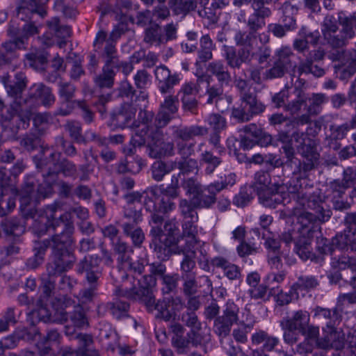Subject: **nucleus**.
Here are the masks:
<instances>
[{
    "label": "nucleus",
    "mask_w": 356,
    "mask_h": 356,
    "mask_svg": "<svg viewBox=\"0 0 356 356\" xmlns=\"http://www.w3.org/2000/svg\"><path fill=\"white\" fill-rule=\"evenodd\" d=\"M288 191L294 202L292 214L297 218L298 232L303 237L307 238L304 245L298 248V244H296L298 253L300 254L307 250V240L318 229V222L328 221L332 212L325 202V196L319 190L312 194H307L301 186L298 188L296 186L290 185Z\"/></svg>",
    "instance_id": "1"
},
{
    "label": "nucleus",
    "mask_w": 356,
    "mask_h": 356,
    "mask_svg": "<svg viewBox=\"0 0 356 356\" xmlns=\"http://www.w3.org/2000/svg\"><path fill=\"white\" fill-rule=\"evenodd\" d=\"M156 283V281L152 276H145L142 281L137 282L140 289H136V284L132 287H129V283L126 282L122 286L120 290L128 298L138 300L144 303L149 312L156 310V318L165 321L176 320L178 313L184 307V302L178 296L165 298L156 302L152 291Z\"/></svg>",
    "instance_id": "2"
},
{
    "label": "nucleus",
    "mask_w": 356,
    "mask_h": 356,
    "mask_svg": "<svg viewBox=\"0 0 356 356\" xmlns=\"http://www.w3.org/2000/svg\"><path fill=\"white\" fill-rule=\"evenodd\" d=\"M19 195L22 213L27 220H32V229L37 235L44 234L47 230L51 229V222L60 218L55 216L56 211L60 209L58 204L48 205L44 210L45 216L35 209L36 203L47 196V191L44 186L35 183L33 179H28L25 182Z\"/></svg>",
    "instance_id": "3"
},
{
    "label": "nucleus",
    "mask_w": 356,
    "mask_h": 356,
    "mask_svg": "<svg viewBox=\"0 0 356 356\" xmlns=\"http://www.w3.org/2000/svg\"><path fill=\"white\" fill-rule=\"evenodd\" d=\"M51 226L55 232L52 236V261L47 264L45 275L55 279L72 268L74 257L68 246L72 242L74 227L70 220V213L67 212L54 220Z\"/></svg>",
    "instance_id": "4"
},
{
    "label": "nucleus",
    "mask_w": 356,
    "mask_h": 356,
    "mask_svg": "<svg viewBox=\"0 0 356 356\" xmlns=\"http://www.w3.org/2000/svg\"><path fill=\"white\" fill-rule=\"evenodd\" d=\"M14 84H8L7 78H3V83L9 96L14 100L10 104L7 114L3 116L2 126L4 129L9 128L12 132L17 133L19 129H26L32 115L31 111L27 105L28 100L22 96L26 87L24 74L18 72L15 76Z\"/></svg>",
    "instance_id": "5"
},
{
    "label": "nucleus",
    "mask_w": 356,
    "mask_h": 356,
    "mask_svg": "<svg viewBox=\"0 0 356 356\" xmlns=\"http://www.w3.org/2000/svg\"><path fill=\"white\" fill-rule=\"evenodd\" d=\"M164 222L163 217L155 210L151 213L149 224L151 227L149 236L150 245L154 248L158 258L165 260L172 254L178 243L176 238L179 232V227L175 219Z\"/></svg>",
    "instance_id": "6"
},
{
    "label": "nucleus",
    "mask_w": 356,
    "mask_h": 356,
    "mask_svg": "<svg viewBox=\"0 0 356 356\" xmlns=\"http://www.w3.org/2000/svg\"><path fill=\"white\" fill-rule=\"evenodd\" d=\"M257 38V33L251 30L236 31L234 40L240 48L237 50L233 46H223L224 58L227 66L232 69H240L243 63H250L254 55L252 50Z\"/></svg>",
    "instance_id": "7"
},
{
    "label": "nucleus",
    "mask_w": 356,
    "mask_h": 356,
    "mask_svg": "<svg viewBox=\"0 0 356 356\" xmlns=\"http://www.w3.org/2000/svg\"><path fill=\"white\" fill-rule=\"evenodd\" d=\"M239 307L233 301L228 300L224 306L221 316L217 317L213 323V330L220 338H225L232 330L234 324L245 326L249 330L253 328L255 324V318L250 309H245L238 316Z\"/></svg>",
    "instance_id": "8"
},
{
    "label": "nucleus",
    "mask_w": 356,
    "mask_h": 356,
    "mask_svg": "<svg viewBox=\"0 0 356 356\" xmlns=\"http://www.w3.org/2000/svg\"><path fill=\"white\" fill-rule=\"evenodd\" d=\"M233 5L237 8L250 4L253 10L252 15L246 19L245 11H241L237 19L240 22L246 24L249 30L257 33L266 24L265 19L271 16L272 10L266 6L263 0H233Z\"/></svg>",
    "instance_id": "9"
},
{
    "label": "nucleus",
    "mask_w": 356,
    "mask_h": 356,
    "mask_svg": "<svg viewBox=\"0 0 356 356\" xmlns=\"http://www.w3.org/2000/svg\"><path fill=\"white\" fill-rule=\"evenodd\" d=\"M317 144L313 140H308V144H300L296 146L298 153L301 156V160L295 162L293 174L300 179L308 177L311 171L319 164L320 154L317 151Z\"/></svg>",
    "instance_id": "10"
},
{
    "label": "nucleus",
    "mask_w": 356,
    "mask_h": 356,
    "mask_svg": "<svg viewBox=\"0 0 356 356\" xmlns=\"http://www.w3.org/2000/svg\"><path fill=\"white\" fill-rule=\"evenodd\" d=\"M137 101H143L142 104H136V108L139 106L140 111L138 115L137 120L133 122L134 127H140V133H136V136H140V139L134 138V146H142L146 143V138L149 136V133L152 130L156 128V117L152 111L145 109L147 101V95L144 92H140V94L136 98V102Z\"/></svg>",
    "instance_id": "11"
},
{
    "label": "nucleus",
    "mask_w": 356,
    "mask_h": 356,
    "mask_svg": "<svg viewBox=\"0 0 356 356\" xmlns=\"http://www.w3.org/2000/svg\"><path fill=\"white\" fill-rule=\"evenodd\" d=\"M145 268V261L136 259L134 260L131 257L126 261L120 265L118 268L113 269L111 275L115 283H121L119 286H117L115 293L117 296L127 297L124 292L121 291L120 288L122 286L127 282L128 286L132 287L135 284L136 289H140L139 285L137 282H140L143 280L145 276H143L140 280H136L134 277H129L127 273V271L129 270L134 273L141 274Z\"/></svg>",
    "instance_id": "12"
},
{
    "label": "nucleus",
    "mask_w": 356,
    "mask_h": 356,
    "mask_svg": "<svg viewBox=\"0 0 356 356\" xmlns=\"http://www.w3.org/2000/svg\"><path fill=\"white\" fill-rule=\"evenodd\" d=\"M163 127L156 126V128L150 131L149 136L146 138L147 152L151 158L161 159L175 154V144L172 141L164 140Z\"/></svg>",
    "instance_id": "13"
},
{
    "label": "nucleus",
    "mask_w": 356,
    "mask_h": 356,
    "mask_svg": "<svg viewBox=\"0 0 356 356\" xmlns=\"http://www.w3.org/2000/svg\"><path fill=\"white\" fill-rule=\"evenodd\" d=\"M203 80L197 79V83L186 82L184 83L178 92L177 96L180 97L182 108L184 111L196 114L198 108L197 96L200 92L199 84Z\"/></svg>",
    "instance_id": "14"
},
{
    "label": "nucleus",
    "mask_w": 356,
    "mask_h": 356,
    "mask_svg": "<svg viewBox=\"0 0 356 356\" xmlns=\"http://www.w3.org/2000/svg\"><path fill=\"white\" fill-rule=\"evenodd\" d=\"M45 152H50L48 154L49 161L45 162L43 161L45 165L49 163L52 166L48 167L49 174H62L65 177H75L77 172L76 165L66 159H60V153L50 151L49 149L44 150Z\"/></svg>",
    "instance_id": "15"
},
{
    "label": "nucleus",
    "mask_w": 356,
    "mask_h": 356,
    "mask_svg": "<svg viewBox=\"0 0 356 356\" xmlns=\"http://www.w3.org/2000/svg\"><path fill=\"white\" fill-rule=\"evenodd\" d=\"M323 336L317 341V348L322 350L341 349L344 346L345 337L335 325L323 327Z\"/></svg>",
    "instance_id": "16"
},
{
    "label": "nucleus",
    "mask_w": 356,
    "mask_h": 356,
    "mask_svg": "<svg viewBox=\"0 0 356 356\" xmlns=\"http://www.w3.org/2000/svg\"><path fill=\"white\" fill-rule=\"evenodd\" d=\"M100 261L97 256H86L77 264L76 271L85 274L88 283H97L102 275Z\"/></svg>",
    "instance_id": "17"
},
{
    "label": "nucleus",
    "mask_w": 356,
    "mask_h": 356,
    "mask_svg": "<svg viewBox=\"0 0 356 356\" xmlns=\"http://www.w3.org/2000/svg\"><path fill=\"white\" fill-rule=\"evenodd\" d=\"M179 102L177 96L168 95L160 105V109L156 116V125L165 127L178 111Z\"/></svg>",
    "instance_id": "18"
},
{
    "label": "nucleus",
    "mask_w": 356,
    "mask_h": 356,
    "mask_svg": "<svg viewBox=\"0 0 356 356\" xmlns=\"http://www.w3.org/2000/svg\"><path fill=\"white\" fill-rule=\"evenodd\" d=\"M286 188L285 186L280 184L270 186V189L258 194L260 202L266 207L275 208L277 204L284 203L289 195Z\"/></svg>",
    "instance_id": "19"
},
{
    "label": "nucleus",
    "mask_w": 356,
    "mask_h": 356,
    "mask_svg": "<svg viewBox=\"0 0 356 356\" xmlns=\"http://www.w3.org/2000/svg\"><path fill=\"white\" fill-rule=\"evenodd\" d=\"M21 1L17 8V17L26 21L31 19L29 15L34 13L38 14L41 17H44L47 15L44 4L49 0H19Z\"/></svg>",
    "instance_id": "20"
},
{
    "label": "nucleus",
    "mask_w": 356,
    "mask_h": 356,
    "mask_svg": "<svg viewBox=\"0 0 356 356\" xmlns=\"http://www.w3.org/2000/svg\"><path fill=\"white\" fill-rule=\"evenodd\" d=\"M58 303L60 305V309H56V318L54 321H58L60 322H65L69 317L68 314L70 312H67L66 309L70 307H75L78 305L75 304V302L69 297L63 296L57 300ZM38 315L40 318L44 322H49L53 321L51 319V314L47 310L45 307H41L38 311Z\"/></svg>",
    "instance_id": "21"
},
{
    "label": "nucleus",
    "mask_w": 356,
    "mask_h": 356,
    "mask_svg": "<svg viewBox=\"0 0 356 356\" xmlns=\"http://www.w3.org/2000/svg\"><path fill=\"white\" fill-rule=\"evenodd\" d=\"M156 80L159 82V90L162 94L169 92L180 81L177 74H171L170 70L165 66L156 67L154 71Z\"/></svg>",
    "instance_id": "22"
},
{
    "label": "nucleus",
    "mask_w": 356,
    "mask_h": 356,
    "mask_svg": "<svg viewBox=\"0 0 356 356\" xmlns=\"http://www.w3.org/2000/svg\"><path fill=\"white\" fill-rule=\"evenodd\" d=\"M337 31V21L335 17L332 15L326 16L323 22L322 32L325 40L334 47L343 46V38L336 34Z\"/></svg>",
    "instance_id": "23"
},
{
    "label": "nucleus",
    "mask_w": 356,
    "mask_h": 356,
    "mask_svg": "<svg viewBox=\"0 0 356 356\" xmlns=\"http://www.w3.org/2000/svg\"><path fill=\"white\" fill-rule=\"evenodd\" d=\"M136 103L124 104L121 109L113 115L112 122L115 126L120 128L134 127L133 122L136 112Z\"/></svg>",
    "instance_id": "24"
},
{
    "label": "nucleus",
    "mask_w": 356,
    "mask_h": 356,
    "mask_svg": "<svg viewBox=\"0 0 356 356\" xmlns=\"http://www.w3.org/2000/svg\"><path fill=\"white\" fill-rule=\"evenodd\" d=\"M174 254H182L184 258L181 262L180 268L181 275L185 274H196L193 272V269L195 268L196 262L195 259L196 257L195 250H193V247L188 246L186 245L184 247H176L172 250Z\"/></svg>",
    "instance_id": "25"
},
{
    "label": "nucleus",
    "mask_w": 356,
    "mask_h": 356,
    "mask_svg": "<svg viewBox=\"0 0 356 356\" xmlns=\"http://www.w3.org/2000/svg\"><path fill=\"white\" fill-rule=\"evenodd\" d=\"M310 315L308 312L298 310L292 316L284 318L280 325L282 328L296 329L300 332L309 323Z\"/></svg>",
    "instance_id": "26"
},
{
    "label": "nucleus",
    "mask_w": 356,
    "mask_h": 356,
    "mask_svg": "<svg viewBox=\"0 0 356 356\" xmlns=\"http://www.w3.org/2000/svg\"><path fill=\"white\" fill-rule=\"evenodd\" d=\"M207 72L213 76H215L221 86H228L232 81L231 74L221 60H214L209 63L207 67Z\"/></svg>",
    "instance_id": "27"
},
{
    "label": "nucleus",
    "mask_w": 356,
    "mask_h": 356,
    "mask_svg": "<svg viewBox=\"0 0 356 356\" xmlns=\"http://www.w3.org/2000/svg\"><path fill=\"white\" fill-rule=\"evenodd\" d=\"M168 6L173 15L184 18L196 10L197 3L196 0H168Z\"/></svg>",
    "instance_id": "28"
},
{
    "label": "nucleus",
    "mask_w": 356,
    "mask_h": 356,
    "mask_svg": "<svg viewBox=\"0 0 356 356\" xmlns=\"http://www.w3.org/2000/svg\"><path fill=\"white\" fill-rule=\"evenodd\" d=\"M279 339L269 335L266 332L259 330L251 336L252 345L259 346L262 344L263 351L270 352L275 349L279 343Z\"/></svg>",
    "instance_id": "29"
},
{
    "label": "nucleus",
    "mask_w": 356,
    "mask_h": 356,
    "mask_svg": "<svg viewBox=\"0 0 356 356\" xmlns=\"http://www.w3.org/2000/svg\"><path fill=\"white\" fill-rule=\"evenodd\" d=\"M8 35L13 38V40H8L2 44L1 49L6 54H13L17 49L24 48V40L18 37L19 34V27L15 26L14 22H11L8 29Z\"/></svg>",
    "instance_id": "30"
},
{
    "label": "nucleus",
    "mask_w": 356,
    "mask_h": 356,
    "mask_svg": "<svg viewBox=\"0 0 356 356\" xmlns=\"http://www.w3.org/2000/svg\"><path fill=\"white\" fill-rule=\"evenodd\" d=\"M211 264L214 267L221 268L224 272V275L229 280H238L241 278V271L239 268L223 257H214L211 260Z\"/></svg>",
    "instance_id": "31"
},
{
    "label": "nucleus",
    "mask_w": 356,
    "mask_h": 356,
    "mask_svg": "<svg viewBox=\"0 0 356 356\" xmlns=\"http://www.w3.org/2000/svg\"><path fill=\"white\" fill-rule=\"evenodd\" d=\"M129 304L122 300L116 299L113 302L102 304L98 306V311L107 310L118 319L127 316Z\"/></svg>",
    "instance_id": "32"
},
{
    "label": "nucleus",
    "mask_w": 356,
    "mask_h": 356,
    "mask_svg": "<svg viewBox=\"0 0 356 356\" xmlns=\"http://www.w3.org/2000/svg\"><path fill=\"white\" fill-rule=\"evenodd\" d=\"M30 91V97L39 99L45 106H50L55 102V97L51 89L42 83L34 84Z\"/></svg>",
    "instance_id": "33"
},
{
    "label": "nucleus",
    "mask_w": 356,
    "mask_h": 356,
    "mask_svg": "<svg viewBox=\"0 0 356 356\" xmlns=\"http://www.w3.org/2000/svg\"><path fill=\"white\" fill-rule=\"evenodd\" d=\"M279 10L282 13V21L288 30H293L296 28V20L295 16L297 15L298 8L292 4L290 1L284 2Z\"/></svg>",
    "instance_id": "34"
},
{
    "label": "nucleus",
    "mask_w": 356,
    "mask_h": 356,
    "mask_svg": "<svg viewBox=\"0 0 356 356\" xmlns=\"http://www.w3.org/2000/svg\"><path fill=\"white\" fill-rule=\"evenodd\" d=\"M314 317L319 321L325 322L326 323L325 326L336 325V323L339 322L340 320V314L337 308L330 309L316 307L314 309Z\"/></svg>",
    "instance_id": "35"
},
{
    "label": "nucleus",
    "mask_w": 356,
    "mask_h": 356,
    "mask_svg": "<svg viewBox=\"0 0 356 356\" xmlns=\"http://www.w3.org/2000/svg\"><path fill=\"white\" fill-rule=\"evenodd\" d=\"M127 204L134 206L135 203H140L143 200V204L147 211L151 213L155 211V203L145 191L143 193L132 192L124 195Z\"/></svg>",
    "instance_id": "36"
},
{
    "label": "nucleus",
    "mask_w": 356,
    "mask_h": 356,
    "mask_svg": "<svg viewBox=\"0 0 356 356\" xmlns=\"http://www.w3.org/2000/svg\"><path fill=\"white\" fill-rule=\"evenodd\" d=\"M318 285V282L314 276L301 275L298 277V280L292 284V291L295 297H299V293L307 291L316 288Z\"/></svg>",
    "instance_id": "37"
},
{
    "label": "nucleus",
    "mask_w": 356,
    "mask_h": 356,
    "mask_svg": "<svg viewBox=\"0 0 356 356\" xmlns=\"http://www.w3.org/2000/svg\"><path fill=\"white\" fill-rule=\"evenodd\" d=\"M242 104L251 109L252 113H261L265 110V106L257 99L256 94L251 89L239 94Z\"/></svg>",
    "instance_id": "38"
},
{
    "label": "nucleus",
    "mask_w": 356,
    "mask_h": 356,
    "mask_svg": "<svg viewBox=\"0 0 356 356\" xmlns=\"http://www.w3.org/2000/svg\"><path fill=\"white\" fill-rule=\"evenodd\" d=\"M215 48L212 40L209 35H204L200 38V49L197 51V56L200 62L205 63L213 57L212 51Z\"/></svg>",
    "instance_id": "39"
},
{
    "label": "nucleus",
    "mask_w": 356,
    "mask_h": 356,
    "mask_svg": "<svg viewBox=\"0 0 356 356\" xmlns=\"http://www.w3.org/2000/svg\"><path fill=\"white\" fill-rule=\"evenodd\" d=\"M124 234L130 237L133 244L136 247H140L145 240V234L137 225L125 222L122 225Z\"/></svg>",
    "instance_id": "40"
},
{
    "label": "nucleus",
    "mask_w": 356,
    "mask_h": 356,
    "mask_svg": "<svg viewBox=\"0 0 356 356\" xmlns=\"http://www.w3.org/2000/svg\"><path fill=\"white\" fill-rule=\"evenodd\" d=\"M176 165L175 162L165 163L162 161H156L152 164L151 168L152 177L155 181H160L165 175L175 169Z\"/></svg>",
    "instance_id": "41"
},
{
    "label": "nucleus",
    "mask_w": 356,
    "mask_h": 356,
    "mask_svg": "<svg viewBox=\"0 0 356 356\" xmlns=\"http://www.w3.org/2000/svg\"><path fill=\"white\" fill-rule=\"evenodd\" d=\"M200 162L205 165V173L211 175L221 164L222 159L219 156H216L211 151L205 150L200 154Z\"/></svg>",
    "instance_id": "42"
},
{
    "label": "nucleus",
    "mask_w": 356,
    "mask_h": 356,
    "mask_svg": "<svg viewBox=\"0 0 356 356\" xmlns=\"http://www.w3.org/2000/svg\"><path fill=\"white\" fill-rule=\"evenodd\" d=\"M115 76L113 67L104 65L102 72L95 78V83L100 88H111L113 86Z\"/></svg>",
    "instance_id": "43"
},
{
    "label": "nucleus",
    "mask_w": 356,
    "mask_h": 356,
    "mask_svg": "<svg viewBox=\"0 0 356 356\" xmlns=\"http://www.w3.org/2000/svg\"><path fill=\"white\" fill-rule=\"evenodd\" d=\"M115 42L110 38L106 40V44L104 47L102 57L104 60V65L111 66L117 65L119 57L115 47Z\"/></svg>",
    "instance_id": "44"
},
{
    "label": "nucleus",
    "mask_w": 356,
    "mask_h": 356,
    "mask_svg": "<svg viewBox=\"0 0 356 356\" xmlns=\"http://www.w3.org/2000/svg\"><path fill=\"white\" fill-rule=\"evenodd\" d=\"M196 201L193 200V202H190L186 199H181L179 204V209L181 215L184 218V220H191L194 221H198L197 213L195 211Z\"/></svg>",
    "instance_id": "45"
},
{
    "label": "nucleus",
    "mask_w": 356,
    "mask_h": 356,
    "mask_svg": "<svg viewBox=\"0 0 356 356\" xmlns=\"http://www.w3.org/2000/svg\"><path fill=\"white\" fill-rule=\"evenodd\" d=\"M144 42L156 47L163 44L164 38L161 28L158 25H154L147 29L145 32Z\"/></svg>",
    "instance_id": "46"
},
{
    "label": "nucleus",
    "mask_w": 356,
    "mask_h": 356,
    "mask_svg": "<svg viewBox=\"0 0 356 356\" xmlns=\"http://www.w3.org/2000/svg\"><path fill=\"white\" fill-rule=\"evenodd\" d=\"M296 98L285 105V111H289L291 114L298 113L303 105L307 106V96L301 90L296 89Z\"/></svg>",
    "instance_id": "47"
},
{
    "label": "nucleus",
    "mask_w": 356,
    "mask_h": 356,
    "mask_svg": "<svg viewBox=\"0 0 356 356\" xmlns=\"http://www.w3.org/2000/svg\"><path fill=\"white\" fill-rule=\"evenodd\" d=\"M47 24L49 28V33L54 35L56 38H66L70 36V28L66 25H60L58 18H52L51 20L47 21Z\"/></svg>",
    "instance_id": "48"
},
{
    "label": "nucleus",
    "mask_w": 356,
    "mask_h": 356,
    "mask_svg": "<svg viewBox=\"0 0 356 356\" xmlns=\"http://www.w3.org/2000/svg\"><path fill=\"white\" fill-rule=\"evenodd\" d=\"M197 221H194L193 219L184 220L182 223V234L184 236L190 238V241L186 243V245L190 247H193L197 242V235L198 234V228L197 225Z\"/></svg>",
    "instance_id": "49"
},
{
    "label": "nucleus",
    "mask_w": 356,
    "mask_h": 356,
    "mask_svg": "<svg viewBox=\"0 0 356 356\" xmlns=\"http://www.w3.org/2000/svg\"><path fill=\"white\" fill-rule=\"evenodd\" d=\"M332 244L340 249L349 247L352 251L356 252V234H338L332 240Z\"/></svg>",
    "instance_id": "50"
},
{
    "label": "nucleus",
    "mask_w": 356,
    "mask_h": 356,
    "mask_svg": "<svg viewBox=\"0 0 356 356\" xmlns=\"http://www.w3.org/2000/svg\"><path fill=\"white\" fill-rule=\"evenodd\" d=\"M201 7L202 8L198 10V15L201 17L207 19L212 24L217 22L218 19L217 11L220 8L218 2L216 1L211 3L208 2Z\"/></svg>",
    "instance_id": "51"
},
{
    "label": "nucleus",
    "mask_w": 356,
    "mask_h": 356,
    "mask_svg": "<svg viewBox=\"0 0 356 356\" xmlns=\"http://www.w3.org/2000/svg\"><path fill=\"white\" fill-rule=\"evenodd\" d=\"M222 87L219 84L218 86H210L208 83L206 92V95L208 96L207 102L208 104L215 103L217 108L221 111H223V108L220 107L219 101L222 100L225 97Z\"/></svg>",
    "instance_id": "52"
},
{
    "label": "nucleus",
    "mask_w": 356,
    "mask_h": 356,
    "mask_svg": "<svg viewBox=\"0 0 356 356\" xmlns=\"http://www.w3.org/2000/svg\"><path fill=\"white\" fill-rule=\"evenodd\" d=\"M293 56L290 47L282 46L275 52V62L288 70L292 67L291 57Z\"/></svg>",
    "instance_id": "53"
},
{
    "label": "nucleus",
    "mask_w": 356,
    "mask_h": 356,
    "mask_svg": "<svg viewBox=\"0 0 356 356\" xmlns=\"http://www.w3.org/2000/svg\"><path fill=\"white\" fill-rule=\"evenodd\" d=\"M270 176L268 172L259 171L254 175V181L252 186L257 195L270 188Z\"/></svg>",
    "instance_id": "54"
},
{
    "label": "nucleus",
    "mask_w": 356,
    "mask_h": 356,
    "mask_svg": "<svg viewBox=\"0 0 356 356\" xmlns=\"http://www.w3.org/2000/svg\"><path fill=\"white\" fill-rule=\"evenodd\" d=\"M327 101V97L322 93L312 94L311 97H307L309 104L307 106V113L311 115H317L320 113L322 105Z\"/></svg>",
    "instance_id": "55"
},
{
    "label": "nucleus",
    "mask_w": 356,
    "mask_h": 356,
    "mask_svg": "<svg viewBox=\"0 0 356 356\" xmlns=\"http://www.w3.org/2000/svg\"><path fill=\"white\" fill-rule=\"evenodd\" d=\"M161 193L163 197L175 199L179 196V175H172L171 177V183L167 186L164 185L160 186Z\"/></svg>",
    "instance_id": "56"
},
{
    "label": "nucleus",
    "mask_w": 356,
    "mask_h": 356,
    "mask_svg": "<svg viewBox=\"0 0 356 356\" xmlns=\"http://www.w3.org/2000/svg\"><path fill=\"white\" fill-rule=\"evenodd\" d=\"M70 320L74 325L79 328H85L89 326V322L85 312L81 306L78 305L73 312H70Z\"/></svg>",
    "instance_id": "57"
},
{
    "label": "nucleus",
    "mask_w": 356,
    "mask_h": 356,
    "mask_svg": "<svg viewBox=\"0 0 356 356\" xmlns=\"http://www.w3.org/2000/svg\"><path fill=\"white\" fill-rule=\"evenodd\" d=\"M298 71L299 74H312L316 77H321L325 74L324 69L314 65L311 60H301L299 63Z\"/></svg>",
    "instance_id": "58"
},
{
    "label": "nucleus",
    "mask_w": 356,
    "mask_h": 356,
    "mask_svg": "<svg viewBox=\"0 0 356 356\" xmlns=\"http://www.w3.org/2000/svg\"><path fill=\"white\" fill-rule=\"evenodd\" d=\"M65 129L69 132L70 137L77 143H86L85 138L82 136L81 122L76 120H69L64 125Z\"/></svg>",
    "instance_id": "59"
},
{
    "label": "nucleus",
    "mask_w": 356,
    "mask_h": 356,
    "mask_svg": "<svg viewBox=\"0 0 356 356\" xmlns=\"http://www.w3.org/2000/svg\"><path fill=\"white\" fill-rule=\"evenodd\" d=\"M113 248L115 252L118 255V260L120 265L129 259L133 252L132 248L127 243L120 239L113 244Z\"/></svg>",
    "instance_id": "60"
},
{
    "label": "nucleus",
    "mask_w": 356,
    "mask_h": 356,
    "mask_svg": "<svg viewBox=\"0 0 356 356\" xmlns=\"http://www.w3.org/2000/svg\"><path fill=\"white\" fill-rule=\"evenodd\" d=\"M1 226L8 235H19L24 229L17 218H6L2 221Z\"/></svg>",
    "instance_id": "61"
},
{
    "label": "nucleus",
    "mask_w": 356,
    "mask_h": 356,
    "mask_svg": "<svg viewBox=\"0 0 356 356\" xmlns=\"http://www.w3.org/2000/svg\"><path fill=\"white\" fill-rule=\"evenodd\" d=\"M183 284V291L184 294L191 296L197 291L199 287L196 280V274H185L181 275Z\"/></svg>",
    "instance_id": "62"
},
{
    "label": "nucleus",
    "mask_w": 356,
    "mask_h": 356,
    "mask_svg": "<svg viewBox=\"0 0 356 356\" xmlns=\"http://www.w3.org/2000/svg\"><path fill=\"white\" fill-rule=\"evenodd\" d=\"M348 188L340 181V179H334L330 182L327 193V195L331 196L332 199L342 198Z\"/></svg>",
    "instance_id": "63"
},
{
    "label": "nucleus",
    "mask_w": 356,
    "mask_h": 356,
    "mask_svg": "<svg viewBox=\"0 0 356 356\" xmlns=\"http://www.w3.org/2000/svg\"><path fill=\"white\" fill-rule=\"evenodd\" d=\"M20 145L27 151H33L40 144L39 137L33 132L23 135L19 139Z\"/></svg>",
    "instance_id": "64"
}]
</instances>
